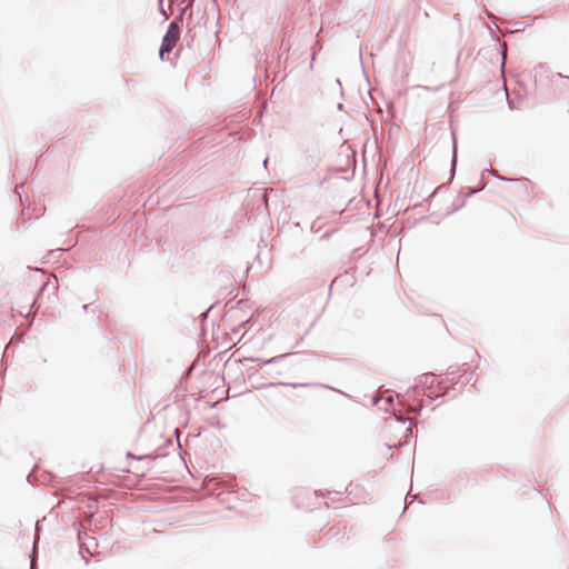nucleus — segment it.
I'll list each match as a JSON object with an SVG mask.
<instances>
[{"label": "nucleus", "instance_id": "f257e3e1", "mask_svg": "<svg viewBox=\"0 0 569 569\" xmlns=\"http://www.w3.org/2000/svg\"><path fill=\"white\" fill-rule=\"evenodd\" d=\"M180 38V28L177 22H171L162 39V43L159 50V56L163 60L164 56L176 47L178 40Z\"/></svg>", "mask_w": 569, "mask_h": 569}]
</instances>
